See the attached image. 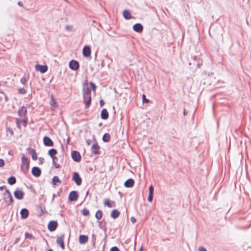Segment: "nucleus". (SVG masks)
Wrapping results in <instances>:
<instances>
[{"label": "nucleus", "instance_id": "nucleus-46", "mask_svg": "<svg viewBox=\"0 0 251 251\" xmlns=\"http://www.w3.org/2000/svg\"><path fill=\"white\" fill-rule=\"evenodd\" d=\"M53 164L55 167V168H58L60 167V165L56 163V161L53 162Z\"/></svg>", "mask_w": 251, "mask_h": 251}, {"label": "nucleus", "instance_id": "nucleus-25", "mask_svg": "<svg viewBox=\"0 0 251 251\" xmlns=\"http://www.w3.org/2000/svg\"><path fill=\"white\" fill-rule=\"evenodd\" d=\"M88 241V237L86 235H81L79 237V242L80 244H85Z\"/></svg>", "mask_w": 251, "mask_h": 251}, {"label": "nucleus", "instance_id": "nucleus-23", "mask_svg": "<svg viewBox=\"0 0 251 251\" xmlns=\"http://www.w3.org/2000/svg\"><path fill=\"white\" fill-rule=\"evenodd\" d=\"M123 15L125 19L129 20L132 18V15L128 10H125L123 12Z\"/></svg>", "mask_w": 251, "mask_h": 251}, {"label": "nucleus", "instance_id": "nucleus-45", "mask_svg": "<svg viewBox=\"0 0 251 251\" xmlns=\"http://www.w3.org/2000/svg\"><path fill=\"white\" fill-rule=\"evenodd\" d=\"M198 251H207L206 249L203 247H201L199 248Z\"/></svg>", "mask_w": 251, "mask_h": 251}, {"label": "nucleus", "instance_id": "nucleus-34", "mask_svg": "<svg viewBox=\"0 0 251 251\" xmlns=\"http://www.w3.org/2000/svg\"><path fill=\"white\" fill-rule=\"evenodd\" d=\"M82 214L84 215V216H87L89 215V212L88 211V210H87V209H83L82 210Z\"/></svg>", "mask_w": 251, "mask_h": 251}, {"label": "nucleus", "instance_id": "nucleus-33", "mask_svg": "<svg viewBox=\"0 0 251 251\" xmlns=\"http://www.w3.org/2000/svg\"><path fill=\"white\" fill-rule=\"evenodd\" d=\"M21 122H22V121L20 119H19L18 118H16V125H17V127L19 128H21Z\"/></svg>", "mask_w": 251, "mask_h": 251}, {"label": "nucleus", "instance_id": "nucleus-13", "mask_svg": "<svg viewBox=\"0 0 251 251\" xmlns=\"http://www.w3.org/2000/svg\"><path fill=\"white\" fill-rule=\"evenodd\" d=\"M133 29L135 31L140 33L143 31V27L141 24L137 23L133 25Z\"/></svg>", "mask_w": 251, "mask_h": 251}, {"label": "nucleus", "instance_id": "nucleus-32", "mask_svg": "<svg viewBox=\"0 0 251 251\" xmlns=\"http://www.w3.org/2000/svg\"><path fill=\"white\" fill-rule=\"evenodd\" d=\"M25 237L26 238H28L30 239H34V238L32 234L27 233V232L25 233Z\"/></svg>", "mask_w": 251, "mask_h": 251}, {"label": "nucleus", "instance_id": "nucleus-42", "mask_svg": "<svg viewBox=\"0 0 251 251\" xmlns=\"http://www.w3.org/2000/svg\"><path fill=\"white\" fill-rule=\"evenodd\" d=\"M44 162V159L43 157H40L39 158V163L40 164H42Z\"/></svg>", "mask_w": 251, "mask_h": 251}, {"label": "nucleus", "instance_id": "nucleus-8", "mask_svg": "<svg viewBox=\"0 0 251 251\" xmlns=\"http://www.w3.org/2000/svg\"><path fill=\"white\" fill-rule=\"evenodd\" d=\"M79 63L75 60H71L69 63L70 68L73 70H77L79 68Z\"/></svg>", "mask_w": 251, "mask_h": 251}, {"label": "nucleus", "instance_id": "nucleus-6", "mask_svg": "<svg viewBox=\"0 0 251 251\" xmlns=\"http://www.w3.org/2000/svg\"><path fill=\"white\" fill-rule=\"evenodd\" d=\"M58 226V223L56 221H50L48 225V228L50 231H54Z\"/></svg>", "mask_w": 251, "mask_h": 251}, {"label": "nucleus", "instance_id": "nucleus-7", "mask_svg": "<svg viewBox=\"0 0 251 251\" xmlns=\"http://www.w3.org/2000/svg\"><path fill=\"white\" fill-rule=\"evenodd\" d=\"M14 195L16 199L18 200H21L24 197V193L22 190L17 189L15 191Z\"/></svg>", "mask_w": 251, "mask_h": 251}, {"label": "nucleus", "instance_id": "nucleus-2", "mask_svg": "<svg viewBox=\"0 0 251 251\" xmlns=\"http://www.w3.org/2000/svg\"><path fill=\"white\" fill-rule=\"evenodd\" d=\"M21 161V170L24 173L27 172L30 166V160L29 158L26 157L24 154H22Z\"/></svg>", "mask_w": 251, "mask_h": 251}, {"label": "nucleus", "instance_id": "nucleus-55", "mask_svg": "<svg viewBox=\"0 0 251 251\" xmlns=\"http://www.w3.org/2000/svg\"><path fill=\"white\" fill-rule=\"evenodd\" d=\"M101 125H102V124H101V123L99 124V126H101Z\"/></svg>", "mask_w": 251, "mask_h": 251}, {"label": "nucleus", "instance_id": "nucleus-26", "mask_svg": "<svg viewBox=\"0 0 251 251\" xmlns=\"http://www.w3.org/2000/svg\"><path fill=\"white\" fill-rule=\"evenodd\" d=\"M120 215V212L116 209H114L111 211L110 216L113 219L117 218Z\"/></svg>", "mask_w": 251, "mask_h": 251}, {"label": "nucleus", "instance_id": "nucleus-9", "mask_svg": "<svg viewBox=\"0 0 251 251\" xmlns=\"http://www.w3.org/2000/svg\"><path fill=\"white\" fill-rule=\"evenodd\" d=\"M64 235H62L60 236L57 237L56 240L57 244L60 246V247L64 250L65 249V246L64 244Z\"/></svg>", "mask_w": 251, "mask_h": 251}, {"label": "nucleus", "instance_id": "nucleus-54", "mask_svg": "<svg viewBox=\"0 0 251 251\" xmlns=\"http://www.w3.org/2000/svg\"><path fill=\"white\" fill-rule=\"evenodd\" d=\"M48 251H53L51 249H49Z\"/></svg>", "mask_w": 251, "mask_h": 251}, {"label": "nucleus", "instance_id": "nucleus-36", "mask_svg": "<svg viewBox=\"0 0 251 251\" xmlns=\"http://www.w3.org/2000/svg\"><path fill=\"white\" fill-rule=\"evenodd\" d=\"M142 99H143L142 100H143V102H144V103H148L149 101V100L146 98V96L145 95H143V96H142Z\"/></svg>", "mask_w": 251, "mask_h": 251}, {"label": "nucleus", "instance_id": "nucleus-40", "mask_svg": "<svg viewBox=\"0 0 251 251\" xmlns=\"http://www.w3.org/2000/svg\"><path fill=\"white\" fill-rule=\"evenodd\" d=\"M7 130L10 134L11 135H13L14 132H13L12 128H11L10 127H8L7 128Z\"/></svg>", "mask_w": 251, "mask_h": 251}, {"label": "nucleus", "instance_id": "nucleus-44", "mask_svg": "<svg viewBox=\"0 0 251 251\" xmlns=\"http://www.w3.org/2000/svg\"><path fill=\"white\" fill-rule=\"evenodd\" d=\"M4 165V161L3 159H0V167H2Z\"/></svg>", "mask_w": 251, "mask_h": 251}, {"label": "nucleus", "instance_id": "nucleus-3", "mask_svg": "<svg viewBox=\"0 0 251 251\" xmlns=\"http://www.w3.org/2000/svg\"><path fill=\"white\" fill-rule=\"evenodd\" d=\"M4 201L7 205H10L12 203L13 200L12 196L10 191L6 189L4 192Z\"/></svg>", "mask_w": 251, "mask_h": 251}, {"label": "nucleus", "instance_id": "nucleus-56", "mask_svg": "<svg viewBox=\"0 0 251 251\" xmlns=\"http://www.w3.org/2000/svg\"><path fill=\"white\" fill-rule=\"evenodd\" d=\"M92 148H94V144L92 146Z\"/></svg>", "mask_w": 251, "mask_h": 251}, {"label": "nucleus", "instance_id": "nucleus-51", "mask_svg": "<svg viewBox=\"0 0 251 251\" xmlns=\"http://www.w3.org/2000/svg\"><path fill=\"white\" fill-rule=\"evenodd\" d=\"M19 240H20V238H17V239L15 240V241L14 244H16V243H17L19 242Z\"/></svg>", "mask_w": 251, "mask_h": 251}, {"label": "nucleus", "instance_id": "nucleus-24", "mask_svg": "<svg viewBox=\"0 0 251 251\" xmlns=\"http://www.w3.org/2000/svg\"><path fill=\"white\" fill-rule=\"evenodd\" d=\"M83 54L85 56H89L91 54V50L89 47L85 46L83 49Z\"/></svg>", "mask_w": 251, "mask_h": 251}, {"label": "nucleus", "instance_id": "nucleus-47", "mask_svg": "<svg viewBox=\"0 0 251 251\" xmlns=\"http://www.w3.org/2000/svg\"><path fill=\"white\" fill-rule=\"evenodd\" d=\"M130 221L132 223H135L136 222V219L134 217H131L130 218Z\"/></svg>", "mask_w": 251, "mask_h": 251}, {"label": "nucleus", "instance_id": "nucleus-20", "mask_svg": "<svg viewBox=\"0 0 251 251\" xmlns=\"http://www.w3.org/2000/svg\"><path fill=\"white\" fill-rule=\"evenodd\" d=\"M20 214L22 219H26L28 216V211L25 208H23L21 210Z\"/></svg>", "mask_w": 251, "mask_h": 251}, {"label": "nucleus", "instance_id": "nucleus-12", "mask_svg": "<svg viewBox=\"0 0 251 251\" xmlns=\"http://www.w3.org/2000/svg\"><path fill=\"white\" fill-rule=\"evenodd\" d=\"M31 173L32 174L36 177L39 176L41 174L40 169L37 167H34L32 168Z\"/></svg>", "mask_w": 251, "mask_h": 251}, {"label": "nucleus", "instance_id": "nucleus-18", "mask_svg": "<svg viewBox=\"0 0 251 251\" xmlns=\"http://www.w3.org/2000/svg\"><path fill=\"white\" fill-rule=\"evenodd\" d=\"M26 112H27L26 108L25 106H22L21 108H20L18 111V115L20 117L25 116V114H26Z\"/></svg>", "mask_w": 251, "mask_h": 251}, {"label": "nucleus", "instance_id": "nucleus-15", "mask_svg": "<svg viewBox=\"0 0 251 251\" xmlns=\"http://www.w3.org/2000/svg\"><path fill=\"white\" fill-rule=\"evenodd\" d=\"M44 143L46 146L51 147L53 145V142L48 137H44L43 139Z\"/></svg>", "mask_w": 251, "mask_h": 251}, {"label": "nucleus", "instance_id": "nucleus-10", "mask_svg": "<svg viewBox=\"0 0 251 251\" xmlns=\"http://www.w3.org/2000/svg\"><path fill=\"white\" fill-rule=\"evenodd\" d=\"M72 157L73 160L76 162H78L81 159L80 153L77 151H74L72 153Z\"/></svg>", "mask_w": 251, "mask_h": 251}, {"label": "nucleus", "instance_id": "nucleus-48", "mask_svg": "<svg viewBox=\"0 0 251 251\" xmlns=\"http://www.w3.org/2000/svg\"><path fill=\"white\" fill-rule=\"evenodd\" d=\"M95 154H96V153H97V151H98V150L99 149V147H98V146L96 144H95Z\"/></svg>", "mask_w": 251, "mask_h": 251}, {"label": "nucleus", "instance_id": "nucleus-57", "mask_svg": "<svg viewBox=\"0 0 251 251\" xmlns=\"http://www.w3.org/2000/svg\"><path fill=\"white\" fill-rule=\"evenodd\" d=\"M66 28H67V29H69V27H68V26H66Z\"/></svg>", "mask_w": 251, "mask_h": 251}, {"label": "nucleus", "instance_id": "nucleus-30", "mask_svg": "<svg viewBox=\"0 0 251 251\" xmlns=\"http://www.w3.org/2000/svg\"><path fill=\"white\" fill-rule=\"evenodd\" d=\"M102 216V213L100 210H98L95 213V217L98 220L101 219Z\"/></svg>", "mask_w": 251, "mask_h": 251}, {"label": "nucleus", "instance_id": "nucleus-35", "mask_svg": "<svg viewBox=\"0 0 251 251\" xmlns=\"http://www.w3.org/2000/svg\"><path fill=\"white\" fill-rule=\"evenodd\" d=\"M27 121V117H25L24 118V119H23L22 121V123H23V125H24V126L25 127L26 126Z\"/></svg>", "mask_w": 251, "mask_h": 251}, {"label": "nucleus", "instance_id": "nucleus-14", "mask_svg": "<svg viewBox=\"0 0 251 251\" xmlns=\"http://www.w3.org/2000/svg\"><path fill=\"white\" fill-rule=\"evenodd\" d=\"M194 62H193L194 65H196L197 67L200 68L202 65V61L200 58H197V56H194L193 57Z\"/></svg>", "mask_w": 251, "mask_h": 251}, {"label": "nucleus", "instance_id": "nucleus-58", "mask_svg": "<svg viewBox=\"0 0 251 251\" xmlns=\"http://www.w3.org/2000/svg\"><path fill=\"white\" fill-rule=\"evenodd\" d=\"M66 28H67V29H69V27H68V26H66Z\"/></svg>", "mask_w": 251, "mask_h": 251}, {"label": "nucleus", "instance_id": "nucleus-43", "mask_svg": "<svg viewBox=\"0 0 251 251\" xmlns=\"http://www.w3.org/2000/svg\"><path fill=\"white\" fill-rule=\"evenodd\" d=\"M110 251H120V250L117 247H113L111 249Z\"/></svg>", "mask_w": 251, "mask_h": 251}, {"label": "nucleus", "instance_id": "nucleus-60", "mask_svg": "<svg viewBox=\"0 0 251 251\" xmlns=\"http://www.w3.org/2000/svg\"><path fill=\"white\" fill-rule=\"evenodd\" d=\"M57 159H54V161H55L56 160H57Z\"/></svg>", "mask_w": 251, "mask_h": 251}, {"label": "nucleus", "instance_id": "nucleus-11", "mask_svg": "<svg viewBox=\"0 0 251 251\" xmlns=\"http://www.w3.org/2000/svg\"><path fill=\"white\" fill-rule=\"evenodd\" d=\"M27 150L28 151L29 153L31 154L32 159L33 160H36L37 159V154L35 150L29 148L27 149Z\"/></svg>", "mask_w": 251, "mask_h": 251}, {"label": "nucleus", "instance_id": "nucleus-22", "mask_svg": "<svg viewBox=\"0 0 251 251\" xmlns=\"http://www.w3.org/2000/svg\"><path fill=\"white\" fill-rule=\"evenodd\" d=\"M104 205L108 207H113L115 206V202L114 201H110L108 199H106L104 201Z\"/></svg>", "mask_w": 251, "mask_h": 251}, {"label": "nucleus", "instance_id": "nucleus-29", "mask_svg": "<svg viewBox=\"0 0 251 251\" xmlns=\"http://www.w3.org/2000/svg\"><path fill=\"white\" fill-rule=\"evenodd\" d=\"M16 180L15 177L11 176L8 179V182L10 185H13L16 183Z\"/></svg>", "mask_w": 251, "mask_h": 251}, {"label": "nucleus", "instance_id": "nucleus-41", "mask_svg": "<svg viewBox=\"0 0 251 251\" xmlns=\"http://www.w3.org/2000/svg\"><path fill=\"white\" fill-rule=\"evenodd\" d=\"M105 222H102L101 223H100V226L101 228H104L105 227Z\"/></svg>", "mask_w": 251, "mask_h": 251}, {"label": "nucleus", "instance_id": "nucleus-49", "mask_svg": "<svg viewBox=\"0 0 251 251\" xmlns=\"http://www.w3.org/2000/svg\"><path fill=\"white\" fill-rule=\"evenodd\" d=\"M100 106H102L104 104V101L102 100H100Z\"/></svg>", "mask_w": 251, "mask_h": 251}, {"label": "nucleus", "instance_id": "nucleus-17", "mask_svg": "<svg viewBox=\"0 0 251 251\" xmlns=\"http://www.w3.org/2000/svg\"><path fill=\"white\" fill-rule=\"evenodd\" d=\"M37 70L40 71L42 73H45L48 70V67L46 65H37L36 66Z\"/></svg>", "mask_w": 251, "mask_h": 251}, {"label": "nucleus", "instance_id": "nucleus-1", "mask_svg": "<svg viewBox=\"0 0 251 251\" xmlns=\"http://www.w3.org/2000/svg\"><path fill=\"white\" fill-rule=\"evenodd\" d=\"M83 97L84 102L86 107H88L91 103L90 89L89 87L87 80H85L83 83Z\"/></svg>", "mask_w": 251, "mask_h": 251}, {"label": "nucleus", "instance_id": "nucleus-38", "mask_svg": "<svg viewBox=\"0 0 251 251\" xmlns=\"http://www.w3.org/2000/svg\"><path fill=\"white\" fill-rule=\"evenodd\" d=\"M153 199V194H149V196L148 198V200L150 202H151Z\"/></svg>", "mask_w": 251, "mask_h": 251}, {"label": "nucleus", "instance_id": "nucleus-27", "mask_svg": "<svg viewBox=\"0 0 251 251\" xmlns=\"http://www.w3.org/2000/svg\"><path fill=\"white\" fill-rule=\"evenodd\" d=\"M58 184L61 183V180L59 179V177L57 176H54L52 180V184L55 186Z\"/></svg>", "mask_w": 251, "mask_h": 251}, {"label": "nucleus", "instance_id": "nucleus-37", "mask_svg": "<svg viewBox=\"0 0 251 251\" xmlns=\"http://www.w3.org/2000/svg\"><path fill=\"white\" fill-rule=\"evenodd\" d=\"M153 187L152 185H151L149 187V194H153Z\"/></svg>", "mask_w": 251, "mask_h": 251}, {"label": "nucleus", "instance_id": "nucleus-19", "mask_svg": "<svg viewBox=\"0 0 251 251\" xmlns=\"http://www.w3.org/2000/svg\"><path fill=\"white\" fill-rule=\"evenodd\" d=\"M57 154V151L55 149H51L49 151V154L52 159V162H54V159H57L55 155Z\"/></svg>", "mask_w": 251, "mask_h": 251}, {"label": "nucleus", "instance_id": "nucleus-52", "mask_svg": "<svg viewBox=\"0 0 251 251\" xmlns=\"http://www.w3.org/2000/svg\"><path fill=\"white\" fill-rule=\"evenodd\" d=\"M187 114V112L186 110L185 109H184V110H183V114H184V115L185 116Z\"/></svg>", "mask_w": 251, "mask_h": 251}, {"label": "nucleus", "instance_id": "nucleus-16", "mask_svg": "<svg viewBox=\"0 0 251 251\" xmlns=\"http://www.w3.org/2000/svg\"><path fill=\"white\" fill-rule=\"evenodd\" d=\"M134 180L132 178H129L125 181L124 185L126 188H130L134 185Z\"/></svg>", "mask_w": 251, "mask_h": 251}, {"label": "nucleus", "instance_id": "nucleus-5", "mask_svg": "<svg viewBox=\"0 0 251 251\" xmlns=\"http://www.w3.org/2000/svg\"><path fill=\"white\" fill-rule=\"evenodd\" d=\"M78 198V195L76 191H72L70 193L68 197L69 200L71 201H76Z\"/></svg>", "mask_w": 251, "mask_h": 251}, {"label": "nucleus", "instance_id": "nucleus-39", "mask_svg": "<svg viewBox=\"0 0 251 251\" xmlns=\"http://www.w3.org/2000/svg\"><path fill=\"white\" fill-rule=\"evenodd\" d=\"M19 93L21 94H24L26 93V91L25 89H19Z\"/></svg>", "mask_w": 251, "mask_h": 251}, {"label": "nucleus", "instance_id": "nucleus-28", "mask_svg": "<svg viewBox=\"0 0 251 251\" xmlns=\"http://www.w3.org/2000/svg\"><path fill=\"white\" fill-rule=\"evenodd\" d=\"M110 139V135L109 133H105L102 137V140L104 142H109Z\"/></svg>", "mask_w": 251, "mask_h": 251}, {"label": "nucleus", "instance_id": "nucleus-50", "mask_svg": "<svg viewBox=\"0 0 251 251\" xmlns=\"http://www.w3.org/2000/svg\"><path fill=\"white\" fill-rule=\"evenodd\" d=\"M90 85H91V88L92 89V90H94V83H93L91 82V83H90Z\"/></svg>", "mask_w": 251, "mask_h": 251}, {"label": "nucleus", "instance_id": "nucleus-31", "mask_svg": "<svg viewBox=\"0 0 251 251\" xmlns=\"http://www.w3.org/2000/svg\"><path fill=\"white\" fill-rule=\"evenodd\" d=\"M50 105L53 108H56L57 107L56 102L53 97L51 96V100L50 101Z\"/></svg>", "mask_w": 251, "mask_h": 251}, {"label": "nucleus", "instance_id": "nucleus-61", "mask_svg": "<svg viewBox=\"0 0 251 251\" xmlns=\"http://www.w3.org/2000/svg\"><path fill=\"white\" fill-rule=\"evenodd\" d=\"M140 251H142V248L140 249Z\"/></svg>", "mask_w": 251, "mask_h": 251}, {"label": "nucleus", "instance_id": "nucleus-53", "mask_svg": "<svg viewBox=\"0 0 251 251\" xmlns=\"http://www.w3.org/2000/svg\"><path fill=\"white\" fill-rule=\"evenodd\" d=\"M2 189H3V187H0V190H2Z\"/></svg>", "mask_w": 251, "mask_h": 251}, {"label": "nucleus", "instance_id": "nucleus-4", "mask_svg": "<svg viewBox=\"0 0 251 251\" xmlns=\"http://www.w3.org/2000/svg\"><path fill=\"white\" fill-rule=\"evenodd\" d=\"M72 179L77 185H80L82 183V179L76 172L74 173Z\"/></svg>", "mask_w": 251, "mask_h": 251}, {"label": "nucleus", "instance_id": "nucleus-21", "mask_svg": "<svg viewBox=\"0 0 251 251\" xmlns=\"http://www.w3.org/2000/svg\"><path fill=\"white\" fill-rule=\"evenodd\" d=\"M101 118L103 120H106L108 118L109 114L107 110L104 108L102 109L100 114Z\"/></svg>", "mask_w": 251, "mask_h": 251}, {"label": "nucleus", "instance_id": "nucleus-59", "mask_svg": "<svg viewBox=\"0 0 251 251\" xmlns=\"http://www.w3.org/2000/svg\"><path fill=\"white\" fill-rule=\"evenodd\" d=\"M95 58H96V53H95Z\"/></svg>", "mask_w": 251, "mask_h": 251}]
</instances>
